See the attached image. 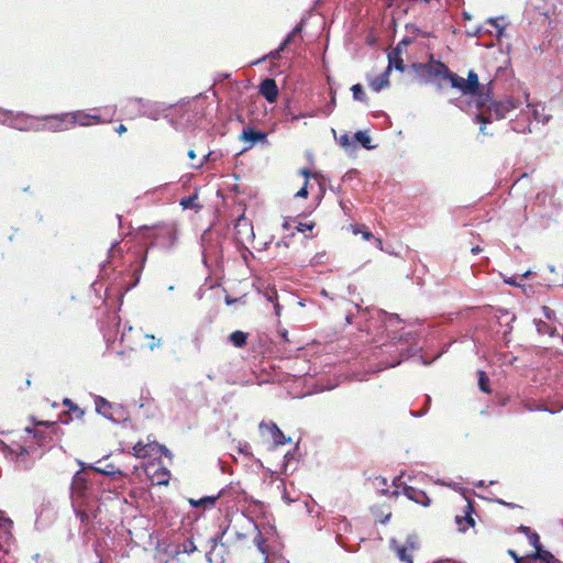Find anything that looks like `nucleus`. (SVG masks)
Returning a JSON list of instances; mask_svg holds the SVG:
<instances>
[{"mask_svg":"<svg viewBox=\"0 0 563 563\" xmlns=\"http://www.w3.org/2000/svg\"><path fill=\"white\" fill-rule=\"evenodd\" d=\"M383 322L387 330V340L379 345H375L371 352V361L373 364L369 371L376 373L390 367H396L407 360H413L422 365H430L438 360L445 350H441L432 360L422 354V346L419 344L418 333L415 330L397 327L402 320L394 313L382 312Z\"/></svg>","mask_w":563,"mask_h":563,"instance_id":"obj_1","label":"nucleus"},{"mask_svg":"<svg viewBox=\"0 0 563 563\" xmlns=\"http://www.w3.org/2000/svg\"><path fill=\"white\" fill-rule=\"evenodd\" d=\"M81 470L75 473L70 485L71 506L81 523H88L90 519H96L100 512V503L98 490L89 482L88 474L84 471L86 467L81 461H78Z\"/></svg>","mask_w":563,"mask_h":563,"instance_id":"obj_2","label":"nucleus"},{"mask_svg":"<svg viewBox=\"0 0 563 563\" xmlns=\"http://www.w3.org/2000/svg\"><path fill=\"white\" fill-rule=\"evenodd\" d=\"M516 108L517 104L512 99L499 101H492L490 99L484 108L478 109L479 112L475 115V121L479 123L481 133L483 135H493V132L487 130V124L490 123L493 119H504L510 110Z\"/></svg>","mask_w":563,"mask_h":563,"instance_id":"obj_3","label":"nucleus"},{"mask_svg":"<svg viewBox=\"0 0 563 563\" xmlns=\"http://www.w3.org/2000/svg\"><path fill=\"white\" fill-rule=\"evenodd\" d=\"M144 238L151 241V246L169 251L176 244L177 232L172 225H155L153 228H144Z\"/></svg>","mask_w":563,"mask_h":563,"instance_id":"obj_4","label":"nucleus"},{"mask_svg":"<svg viewBox=\"0 0 563 563\" xmlns=\"http://www.w3.org/2000/svg\"><path fill=\"white\" fill-rule=\"evenodd\" d=\"M95 406L97 413L112 422L120 423L130 420L129 412L123 405L110 402L102 396L95 397Z\"/></svg>","mask_w":563,"mask_h":563,"instance_id":"obj_5","label":"nucleus"},{"mask_svg":"<svg viewBox=\"0 0 563 563\" xmlns=\"http://www.w3.org/2000/svg\"><path fill=\"white\" fill-rule=\"evenodd\" d=\"M466 81L474 95V102L477 109L484 108L493 96L492 82L482 86L478 76L474 70H468Z\"/></svg>","mask_w":563,"mask_h":563,"instance_id":"obj_6","label":"nucleus"},{"mask_svg":"<svg viewBox=\"0 0 563 563\" xmlns=\"http://www.w3.org/2000/svg\"><path fill=\"white\" fill-rule=\"evenodd\" d=\"M130 104L137 106L140 115L146 117L151 120H158L170 108L164 102L145 100L142 98H134L130 100Z\"/></svg>","mask_w":563,"mask_h":563,"instance_id":"obj_7","label":"nucleus"},{"mask_svg":"<svg viewBox=\"0 0 563 563\" xmlns=\"http://www.w3.org/2000/svg\"><path fill=\"white\" fill-rule=\"evenodd\" d=\"M69 129L68 113L49 114L40 117L38 132H63Z\"/></svg>","mask_w":563,"mask_h":563,"instance_id":"obj_8","label":"nucleus"},{"mask_svg":"<svg viewBox=\"0 0 563 563\" xmlns=\"http://www.w3.org/2000/svg\"><path fill=\"white\" fill-rule=\"evenodd\" d=\"M40 117H33L24 112H13L10 128L21 132H38Z\"/></svg>","mask_w":563,"mask_h":563,"instance_id":"obj_9","label":"nucleus"},{"mask_svg":"<svg viewBox=\"0 0 563 563\" xmlns=\"http://www.w3.org/2000/svg\"><path fill=\"white\" fill-rule=\"evenodd\" d=\"M12 523L11 519L0 517V563H3L2 559L9 556L10 547L13 541Z\"/></svg>","mask_w":563,"mask_h":563,"instance_id":"obj_10","label":"nucleus"},{"mask_svg":"<svg viewBox=\"0 0 563 563\" xmlns=\"http://www.w3.org/2000/svg\"><path fill=\"white\" fill-rule=\"evenodd\" d=\"M0 450L10 461L18 463L23 468H29V464L26 463L29 451L25 446L18 443L11 445L3 443Z\"/></svg>","mask_w":563,"mask_h":563,"instance_id":"obj_11","label":"nucleus"},{"mask_svg":"<svg viewBox=\"0 0 563 563\" xmlns=\"http://www.w3.org/2000/svg\"><path fill=\"white\" fill-rule=\"evenodd\" d=\"M494 317L497 319L500 327H505L503 340L505 341V344L508 345L511 341L510 334L512 331V322L516 320V314L505 308H497L495 309Z\"/></svg>","mask_w":563,"mask_h":563,"instance_id":"obj_12","label":"nucleus"},{"mask_svg":"<svg viewBox=\"0 0 563 563\" xmlns=\"http://www.w3.org/2000/svg\"><path fill=\"white\" fill-rule=\"evenodd\" d=\"M411 67L419 73L420 70L426 71L430 77H441L448 79L450 75L449 67L442 62H435L434 64L413 63Z\"/></svg>","mask_w":563,"mask_h":563,"instance_id":"obj_13","label":"nucleus"},{"mask_svg":"<svg viewBox=\"0 0 563 563\" xmlns=\"http://www.w3.org/2000/svg\"><path fill=\"white\" fill-rule=\"evenodd\" d=\"M260 430L264 433L265 431H267L274 442V445L275 446H279V445H284L286 443H289L291 441V438L290 437H286L283 431L278 428V426L271 421V422H265V421H262L260 423Z\"/></svg>","mask_w":563,"mask_h":563,"instance_id":"obj_14","label":"nucleus"},{"mask_svg":"<svg viewBox=\"0 0 563 563\" xmlns=\"http://www.w3.org/2000/svg\"><path fill=\"white\" fill-rule=\"evenodd\" d=\"M67 113H68L69 129H73L77 124H79L81 126L90 125L91 120H93L96 123L101 122L100 115H98V114H89V113H86L85 111H80V110L67 112Z\"/></svg>","mask_w":563,"mask_h":563,"instance_id":"obj_15","label":"nucleus"},{"mask_svg":"<svg viewBox=\"0 0 563 563\" xmlns=\"http://www.w3.org/2000/svg\"><path fill=\"white\" fill-rule=\"evenodd\" d=\"M240 139L242 141L249 142L250 147L255 145L256 143H267V134L261 130H257L253 126H246L242 130Z\"/></svg>","mask_w":563,"mask_h":563,"instance_id":"obj_16","label":"nucleus"},{"mask_svg":"<svg viewBox=\"0 0 563 563\" xmlns=\"http://www.w3.org/2000/svg\"><path fill=\"white\" fill-rule=\"evenodd\" d=\"M402 494L410 500L423 506V507H428L430 506L431 504V499L429 498V496L423 492V490H420L418 488H415L412 486H409V485H405L402 487Z\"/></svg>","mask_w":563,"mask_h":563,"instance_id":"obj_17","label":"nucleus"},{"mask_svg":"<svg viewBox=\"0 0 563 563\" xmlns=\"http://www.w3.org/2000/svg\"><path fill=\"white\" fill-rule=\"evenodd\" d=\"M260 92L268 102H275L278 98V87L275 79L265 78L262 80L260 84Z\"/></svg>","mask_w":563,"mask_h":563,"instance_id":"obj_18","label":"nucleus"},{"mask_svg":"<svg viewBox=\"0 0 563 563\" xmlns=\"http://www.w3.org/2000/svg\"><path fill=\"white\" fill-rule=\"evenodd\" d=\"M446 80L450 81L452 88L460 90L464 97L474 98L473 91L470 88L466 78L460 77L455 73L450 71Z\"/></svg>","mask_w":563,"mask_h":563,"instance_id":"obj_19","label":"nucleus"},{"mask_svg":"<svg viewBox=\"0 0 563 563\" xmlns=\"http://www.w3.org/2000/svg\"><path fill=\"white\" fill-rule=\"evenodd\" d=\"M230 490V488H222L217 495L214 496H205L200 499H189V504L194 508L203 507V508H212L214 507L217 500L221 496H225L227 493Z\"/></svg>","mask_w":563,"mask_h":563,"instance_id":"obj_20","label":"nucleus"},{"mask_svg":"<svg viewBox=\"0 0 563 563\" xmlns=\"http://www.w3.org/2000/svg\"><path fill=\"white\" fill-rule=\"evenodd\" d=\"M146 260H147L146 252H142V253L137 254V256H136L137 264L135 267L132 268L133 280L129 286H126L125 291L131 290L140 283L141 274L143 272Z\"/></svg>","mask_w":563,"mask_h":563,"instance_id":"obj_21","label":"nucleus"},{"mask_svg":"<svg viewBox=\"0 0 563 563\" xmlns=\"http://www.w3.org/2000/svg\"><path fill=\"white\" fill-rule=\"evenodd\" d=\"M387 68L391 71L394 68L400 73L405 71L406 65L401 57V48L394 47L387 55Z\"/></svg>","mask_w":563,"mask_h":563,"instance_id":"obj_22","label":"nucleus"},{"mask_svg":"<svg viewBox=\"0 0 563 563\" xmlns=\"http://www.w3.org/2000/svg\"><path fill=\"white\" fill-rule=\"evenodd\" d=\"M390 70L386 67L385 70L376 76L375 78L371 79L368 81V85L371 87V89L375 92H379L382 91L383 89H386L389 87L390 85V81H389V75H390Z\"/></svg>","mask_w":563,"mask_h":563,"instance_id":"obj_23","label":"nucleus"},{"mask_svg":"<svg viewBox=\"0 0 563 563\" xmlns=\"http://www.w3.org/2000/svg\"><path fill=\"white\" fill-rule=\"evenodd\" d=\"M529 560L541 561L543 563H559V560L542 545L534 548V552L528 555Z\"/></svg>","mask_w":563,"mask_h":563,"instance_id":"obj_24","label":"nucleus"},{"mask_svg":"<svg viewBox=\"0 0 563 563\" xmlns=\"http://www.w3.org/2000/svg\"><path fill=\"white\" fill-rule=\"evenodd\" d=\"M332 525L336 527L335 533L338 542H340L342 533H347L352 529L351 522L347 518L340 515L332 518Z\"/></svg>","mask_w":563,"mask_h":563,"instance_id":"obj_25","label":"nucleus"},{"mask_svg":"<svg viewBox=\"0 0 563 563\" xmlns=\"http://www.w3.org/2000/svg\"><path fill=\"white\" fill-rule=\"evenodd\" d=\"M512 131L517 133H526L531 132V121L529 115H522L521 118H517L516 120H511L509 122Z\"/></svg>","mask_w":563,"mask_h":563,"instance_id":"obj_26","label":"nucleus"},{"mask_svg":"<svg viewBox=\"0 0 563 563\" xmlns=\"http://www.w3.org/2000/svg\"><path fill=\"white\" fill-rule=\"evenodd\" d=\"M389 547L396 552L400 561L405 563H413L411 555L408 554V547L400 545L395 538L390 539Z\"/></svg>","mask_w":563,"mask_h":563,"instance_id":"obj_27","label":"nucleus"},{"mask_svg":"<svg viewBox=\"0 0 563 563\" xmlns=\"http://www.w3.org/2000/svg\"><path fill=\"white\" fill-rule=\"evenodd\" d=\"M84 415L85 411L75 404L70 409L59 415V422L68 424L74 418L81 419Z\"/></svg>","mask_w":563,"mask_h":563,"instance_id":"obj_28","label":"nucleus"},{"mask_svg":"<svg viewBox=\"0 0 563 563\" xmlns=\"http://www.w3.org/2000/svg\"><path fill=\"white\" fill-rule=\"evenodd\" d=\"M353 141L354 143H358L362 147L366 148V150H373L375 148L376 146L375 145H372V139L369 136V134L367 133V131H357L354 133L353 135Z\"/></svg>","mask_w":563,"mask_h":563,"instance_id":"obj_29","label":"nucleus"},{"mask_svg":"<svg viewBox=\"0 0 563 563\" xmlns=\"http://www.w3.org/2000/svg\"><path fill=\"white\" fill-rule=\"evenodd\" d=\"M247 336L249 334L246 332L236 330L229 335V341L235 347H243L247 343Z\"/></svg>","mask_w":563,"mask_h":563,"instance_id":"obj_30","label":"nucleus"},{"mask_svg":"<svg viewBox=\"0 0 563 563\" xmlns=\"http://www.w3.org/2000/svg\"><path fill=\"white\" fill-rule=\"evenodd\" d=\"M375 484H376V487L378 489V492L383 495H391V496H398V490H393V492H389V489L387 488V478L383 477V476H377L375 478Z\"/></svg>","mask_w":563,"mask_h":563,"instance_id":"obj_31","label":"nucleus"},{"mask_svg":"<svg viewBox=\"0 0 563 563\" xmlns=\"http://www.w3.org/2000/svg\"><path fill=\"white\" fill-rule=\"evenodd\" d=\"M302 24H303V21H301L300 23H298L287 35L286 37L282 41V48H286L295 38V36H297L298 34H300L302 32Z\"/></svg>","mask_w":563,"mask_h":563,"instance_id":"obj_32","label":"nucleus"},{"mask_svg":"<svg viewBox=\"0 0 563 563\" xmlns=\"http://www.w3.org/2000/svg\"><path fill=\"white\" fill-rule=\"evenodd\" d=\"M340 146H342L346 153L353 152L356 148V144L347 133H344L338 140Z\"/></svg>","mask_w":563,"mask_h":563,"instance_id":"obj_33","label":"nucleus"},{"mask_svg":"<svg viewBox=\"0 0 563 563\" xmlns=\"http://www.w3.org/2000/svg\"><path fill=\"white\" fill-rule=\"evenodd\" d=\"M478 387L485 394H489L492 391L489 387V377L484 371H478Z\"/></svg>","mask_w":563,"mask_h":563,"instance_id":"obj_34","label":"nucleus"},{"mask_svg":"<svg viewBox=\"0 0 563 563\" xmlns=\"http://www.w3.org/2000/svg\"><path fill=\"white\" fill-rule=\"evenodd\" d=\"M351 91L353 95L354 100L357 101H365L366 100V93L363 89V86L361 84H355L351 87Z\"/></svg>","mask_w":563,"mask_h":563,"instance_id":"obj_35","label":"nucleus"},{"mask_svg":"<svg viewBox=\"0 0 563 563\" xmlns=\"http://www.w3.org/2000/svg\"><path fill=\"white\" fill-rule=\"evenodd\" d=\"M455 522L459 526H462L463 522H465L470 527H474L475 526V520H474L473 516H468L466 514H464V516H456L455 517ZM465 530H466V528L460 527V531L464 532Z\"/></svg>","mask_w":563,"mask_h":563,"instance_id":"obj_36","label":"nucleus"},{"mask_svg":"<svg viewBox=\"0 0 563 563\" xmlns=\"http://www.w3.org/2000/svg\"><path fill=\"white\" fill-rule=\"evenodd\" d=\"M88 467L93 470L97 473L110 475V476H113L115 474H122V472L120 470H114L113 465H111V464L108 465L107 468H99V467H95L92 465H89Z\"/></svg>","mask_w":563,"mask_h":563,"instance_id":"obj_37","label":"nucleus"},{"mask_svg":"<svg viewBox=\"0 0 563 563\" xmlns=\"http://www.w3.org/2000/svg\"><path fill=\"white\" fill-rule=\"evenodd\" d=\"M284 51H285V48H282V43H280L279 46L276 49L272 51L266 56H263L262 58L253 62L252 64L253 65H257V64H260L261 62H263L266 58L277 59V58H279L280 53L284 52Z\"/></svg>","mask_w":563,"mask_h":563,"instance_id":"obj_38","label":"nucleus"},{"mask_svg":"<svg viewBox=\"0 0 563 563\" xmlns=\"http://www.w3.org/2000/svg\"><path fill=\"white\" fill-rule=\"evenodd\" d=\"M13 111L0 108V124L10 128Z\"/></svg>","mask_w":563,"mask_h":563,"instance_id":"obj_39","label":"nucleus"},{"mask_svg":"<svg viewBox=\"0 0 563 563\" xmlns=\"http://www.w3.org/2000/svg\"><path fill=\"white\" fill-rule=\"evenodd\" d=\"M13 111L0 108V124L10 128Z\"/></svg>","mask_w":563,"mask_h":563,"instance_id":"obj_40","label":"nucleus"},{"mask_svg":"<svg viewBox=\"0 0 563 563\" xmlns=\"http://www.w3.org/2000/svg\"><path fill=\"white\" fill-rule=\"evenodd\" d=\"M525 408L528 410V411H547V412H550L552 415L556 413L558 411L556 410H552V409H549L548 407L543 406V405H540V406H537V405H533L532 402L528 401L525 404Z\"/></svg>","mask_w":563,"mask_h":563,"instance_id":"obj_41","label":"nucleus"},{"mask_svg":"<svg viewBox=\"0 0 563 563\" xmlns=\"http://www.w3.org/2000/svg\"><path fill=\"white\" fill-rule=\"evenodd\" d=\"M133 453L137 457H145V456H147L148 455L147 445L143 444L142 442H137L133 446Z\"/></svg>","mask_w":563,"mask_h":563,"instance_id":"obj_42","label":"nucleus"},{"mask_svg":"<svg viewBox=\"0 0 563 563\" xmlns=\"http://www.w3.org/2000/svg\"><path fill=\"white\" fill-rule=\"evenodd\" d=\"M197 550L194 541L191 539H187L185 540L181 544H180V550L181 552L184 553H187V554H191L194 553L195 551Z\"/></svg>","mask_w":563,"mask_h":563,"instance_id":"obj_43","label":"nucleus"},{"mask_svg":"<svg viewBox=\"0 0 563 563\" xmlns=\"http://www.w3.org/2000/svg\"><path fill=\"white\" fill-rule=\"evenodd\" d=\"M239 250L243 262L249 266V261L254 257V254L243 243H241V247Z\"/></svg>","mask_w":563,"mask_h":563,"instance_id":"obj_44","label":"nucleus"},{"mask_svg":"<svg viewBox=\"0 0 563 563\" xmlns=\"http://www.w3.org/2000/svg\"><path fill=\"white\" fill-rule=\"evenodd\" d=\"M404 547H408V550H416L418 548L417 537L415 534L407 536Z\"/></svg>","mask_w":563,"mask_h":563,"instance_id":"obj_45","label":"nucleus"},{"mask_svg":"<svg viewBox=\"0 0 563 563\" xmlns=\"http://www.w3.org/2000/svg\"><path fill=\"white\" fill-rule=\"evenodd\" d=\"M145 338L151 341L148 343V349L151 351H154L155 349H157L162 345V340L156 339L153 334H145Z\"/></svg>","mask_w":563,"mask_h":563,"instance_id":"obj_46","label":"nucleus"},{"mask_svg":"<svg viewBox=\"0 0 563 563\" xmlns=\"http://www.w3.org/2000/svg\"><path fill=\"white\" fill-rule=\"evenodd\" d=\"M254 543L255 545L257 547V549L262 552V553H266V550L264 548V544H265V539L263 538L262 533L258 531L257 534L254 537Z\"/></svg>","mask_w":563,"mask_h":563,"instance_id":"obj_47","label":"nucleus"},{"mask_svg":"<svg viewBox=\"0 0 563 563\" xmlns=\"http://www.w3.org/2000/svg\"><path fill=\"white\" fill-rule=\"evenodd\" d=\"M503 18H495V19H489L488 20V23H490L495 29H496V35L498 37H500L504 33V27L498 23L499 20H501Z\"/></svg>","mask_w":563,"mask_h":563,"instance_id":"obj_48","label":"nucleus"},{"mask_svg":"<svg viewBox=\"0 0 563 563\" xmlns=\"http://www.w3.org/2000/svg\"><path fill=\"white\" fill-rule=\"evenodd\" d=\"M508 554L514 559L515 563H528L529 558L527 556H519L515 550L509 549Z\"/></svg>","mask_w":563,"mask_h":563,"instance_id":"obj_49","label":"nucleus"},{"mask_svg":"<svg viewBox=\"0 0 563 563\" xmlns=\"http://www.w3.org/2000/svg\"><path fill=\"white\" fill-rule=\"evenodd\" d=\"M527 538L529 540L530 545H532L533 548L542 545L540 542L539 534L537 532L532 531Z\"/></svg>","mask_w":563,"mask_h":563,"instance_id":"obj_50","label":"nucleus"},{"mask_svg":"<svg viewBox=\"0 0 563 563\" xmlns=\"http://www.w3.org/2000/svg\"><path fill=\"white\" fill-rule=\"evenodd\" d=\"M533 119L538 122L547 123L549 121V115H543L540 113L538 108L532 110Z\"/></svg>","mask_w":563,"mask_h":563,"instance_id":"obj_51","label":"nucleus"},{"mask_svg":"<svg viewBox=\"0 0 563 563\" xmlns=\"http://www.w3.org/2000/svg\"><path fill=\"white\" fill-rule=\"evenodd\" d=\"M196 199V196H188V197H184L181 200H180V205L183 206V208L187 209V208H190L194 206V201Z\"/></svg>","mask_w":563,"mask_h":563,"instance_id":"obj_52","label":"nucleus"},{"mask_svg":"<svg viewBox=\"0 0 563 563\" xmlns=\"http://www.w3.org/2000/svg\"><path fill=\"white\" fill-rule=\"evenodd\" d=\"M334 107H335V96H334V93H332L331 100L323 109V113L325 115H329L333 111Z\"/></svg>","mask_w":563,"mask_h":563,"instance_id":"obj_53","label":"nucleus"},{"mask_svg":"<svg viewBox=\"0 0 563 563\" xmlns=\"http://www.w3.org/2000/svg\"><path fill=\"white\" fill-rule=\"evenodd\" d=\"M155 446L157 448L158 452H161L164 456H166L168 459L173 457L172 451L169 449H167L165 445L155 443Z\"/></svg>","mask_w":563,"mask_h":563,"instance_id":"obj_54","label":"nucleus"},{"mask_svg":"<svg viewBox=\"0 0 563 563\" xmlns=\"http://www.w3.org/2000/svg\"><path fill=\"white\" fill-rule=\"evenodd\" d=\"M464 498L467 500V504L465 506V509H464V514L468 515V516H473V514L475 512V509H474V506H473V503L467 499V497L465 496V494H463Z\"/></svg>","mask_w":563,"mask_h":563,"instance_id":"obj_55","label":"nucleus"},{"mask_svg":"<svg viewBox=\"0 0 563 563\" xmlns=\"http://www.w3.org/2000/svg\"><path fill=\"white\" fill-rule=\"evenodd\" d=\"M542 312H543V316L548 319V320H552L554 317H555V312L554 310H552L551 308L547 307V306H543L542 307Z\"/></svg>","mask_w":563,"mask_h":563,"instance_id":"obj_56","label":"nucleus"},{"mask_svg":"<svg viewBox=\"0 0 563 563\" xmlns=\"http://www.w3.org/2000/svg\"><path fill=\"white\" fill-rule=\"evenodd\" d=\"M313 225L314 224L312 222L311 223L299 222L296 229L298 232H305L307 230H312Z\"/></svg>","mask_w":563,"mask_h":563,"instance_id":"obj_57","label":"nucleus"},{"mask_svg":"<svg viewBox=\"0 0 563 563\" xmlns=\"http://www.w3.org/2000/svg\"><path fill=\"white\" fill-rule=\"evenodd\" d=\"M162 471H163V475H164L165 477H164V478L158 479V481H157V484H158V485H167V484H168V482H169V475H170V474H169V471H168L167 468H165V467H164Z\"/></svg>","mask_w":563,"mask_h":563,"instance_id":"obj_58","label":"nucleus"},{"mask_svg":"<svg viewBox=\"0 0 563 563\" xmlns=\"http://www.w3.org/2000/svg\"><path fill=\"white\" fill-rule=\"evenodd\" d=\"M307 185L308 183L306 181L305 185L297 191L295 196L299 198H306L308 196Z\"/></svg>","mask_w":563,"mask_h":563,"instance_id":"obj_59","label":"nucleus"},{"mask_svg":"<svg viewBox=\"0 0 563 563\" xmlns=\"http://www.w3.org/2000/svg\"><path fill=\"white\" fill-rule=\"evenodd\" d=\"M35 563H49V559L43 558L40 553H36L32 556Z\"/></svg>","mask_w":563,"mask_h":563,"instance_id":"obj_60","label":"nucleus"},{"mask_svg":"<svg viewBox=\"0 0 563 563\" xmlns=\"http://www.w3.org/2000/svg\"><path fill=\"white\" fill-rule=\"evenodd\" d=\"M505 283L508 284V285H511V286H517V287L520 286V284L518 283V277L517 276H511L508 279H505Z\"/></svg>","mask_w":563,"mask_h":563,"instance_id":"obj_61","label":"nucleus"},{"mask_svg":"<svg viewBox=\"0 0 563 563\" xmlns=\"http://www.w3.org/2000/svg\"><path fill=\"white\" fill-rule=\"evenodd\" d=\"M411 43V38L409 37H404L400 42H398V44L396 45V47H399L401 48V51L404 49L405 46H407L408 44Z\"/></svg>","mask_w":563,"mask_h":563,"instance_id":"obj_62","label":"nucleus"},{"mask_svg":"<svg viewBox=\"0 0 563 563\" xmlns=\"http://www.w3.org/2000/svg\"><path fill=\"white\" fill-rule=\"evenodd\" d=\"M230 76H231V75H230L229 73H219V74L217 75L216 80H217V81H223V80H225V79L230 78Z\"/></svg>","mask_w":563,"mask_h":563,"instance_id":"obj_63","label":"nucleus"},{"mask_svg":"<svg viewBox=\"0 0 563 563\" xmlns=\"http://www.w3.org/2000/svg\"><path fill=\"white\" fill-rule=\"evenodd\" d=\"M3 560V563H15V558L13 554H11V550L9 551V556H5Z\"/></svg>","mask_w":563,"mask_h":563,"instance_id":"obj_64","label":"nucleus"}]
</instances>
